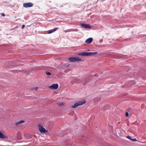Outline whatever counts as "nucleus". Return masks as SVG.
<instances>
[{"label":"nucleus","instance_id":"obj_14","mask_svg":"<svg viewBox=\"0 0 146 146\" xmlns=\"http://www.w3.org/2000/svg\"><path fill=\"white\" fill-rule=\"evenodd\" d=\"M46 74L48 76H50L51 75V73L49 72H46Z\"/></svg>","mask_w":146,"mask_h":146},{"label":"nucleus","instance_id":"obj_16","mask_svg":"<svg viewBox=\"0 0 146 146\" xmlns=\"http://www.w3.org/2000/svg\"><path fill=\"white\" fill-rule=\"evenodd\" d=\"M127 137L128 138V139H129L130 140H131L132 138H131V137L129 136H127Z\"/></svg>","mask_w":146,"mask_h":146},{"label":"nucleus","instance_id":"obj_18","mask_svg":"<svg viewBox=\"0 0 146 146\" xmlns=\"http://www.w3.org/2000/svg\"><path fill=\"white\" fill-rule=\"evenodd\" d=\"M38 89V87H36L35 88H34V90H35V91H36Z\"/></svg>","mask_w":146,"mask_h":146},{"label":"nucleus","instance_id":"obj_20","mask_svg":"<svg viewBox=\"0 0 146 146\" xmlns=\"http://www.w3.org/2000/svg\"><path fill=\"white\" fill-rule=\"evenodd\" d=\"M1 15L3 17H4L5 16V15L4 13H1Z\"/></svg>","mask_w":146,"mask_h":146},{"label":"nucleus","instance_id":"obj_1","mask_svg":"<svg viewBox=\"0 0 146 146\" xmlns=\"http://www.w3.org/2000/svg\"><path fill=\"white\" fill-rule=\"evenodd\" d=\"M97 52H84L82 53H78V54L79 55L83 56H90L96 54H97Z\"/></svg>","mask_w":146,"mask_h":146},{"label":"nucleus","instance_id":"obj_4","mask_svg":"<svg viewBox=\"0 0 146 146\" xmlns=\"http://www.w3.org/2000/svg\"><path fill=\"white\" fill-rule=\"evenodd\" d=\"M33 4L31 3H26L23 4V6L25 8L31 7L33 6Z\"/></svg>","mask_w":146,"mask_h":146},{"label":"nucleus","instance_id":"obj_11","mask_svg":"<svg viewBox=\"0 0 146 146\" xmlns=\"http://www.w3.org/2000/svg\"><path fill=\"white\" fill-rule=\"evenodd\" d=\"M58 29V28H56L54 29V30H49L48 32V34H50L52 33L53 32L57 30Z\"/></svg>","mask_w":146,"mask_h":146},{"label":"nucleus","instance_id":"obj_8","mask_svg":"<svg viewBox=\"0 0 146 146\" xmlns=\"http://www.w3.org/2000/svg\"><path fill=\"white\" fill-rule=\"evenodd\" d=\"M25 122V121L23 120H20L19 121H18L17 122L15 123V125H18L22 123H23Z\"/></svg>","mask_w":146,"mask_h":146},{"label":"nucleus","instance_id":"obj_9","mask_svg":"<svg viewBox=\"0 0 146 146\" xmlns=\"http://www.w3.org/2000/svg\"><path fill=\"white\" fill-rule=\"evenodd\" d=\"M0 138L2 139L6 138L7 137L1 132H0Z\"/></svg>","mask_w":146,"mask_h":146},{"label":"nucleus","instance_id":"obj_17","mask_svg":"<svg viewBox=\"0 0 146 146\" xmlns=\"http://www.w3.org/2000/svg\"><path fill=\"white\" fill-rule=\"evenodd\" d=\"M129 113L128 112H126V117H127L129 116Z\"/></svg>","mask_w":146,"mask_h":146},{"label":"nucleus","instance_id":"obj_7","mask_svg":"<svg viewBox=\"0 0 146 146\" xmlns=\"http://www.w3.org/2000/svg\"><path fill=\"white\" fill-rule=\"evenodd\" d=\"M81 26L84 28H89L90 27V25H89L83 24L81 25Z\"/></svg>","mask_w":146,"mask_h":146},{"label":"nucleus","instance_id":"obj_13","mask_svg":"<svg viewBox=\"0 0 146 146\" xmlns=\"http://www.w3.org/2000/svg\"><path fill=\"white\" fill-rule=\"evenodd\" d=\"M57 104L60 106H62L64 105V103L63 102H61L60 103H58Z\"/></svg>","mask_w":146,"mask_h":146},{"label":"nucleus","instance_id":"obj_21","mask_svg":"<svg viewBox=\"0 0 146 146\" xmlns=\"http://www.w3.org/2000/svg\"><path fill=\"white\" fill-rule=\"evenodd\" d=\"M34 90V88H32L30 89V90Z\"/></svg>","mask_w":146,"mask_h":146},{"label":"nucleus","instance_id":"obj_2","mask_svg":"<svg viewBox=\"0 0 146 146\" xmlns=\"http://www.w3.org/2000/svg\"><path fill=\"white\" fill-rule=\"evenodd\" d=\"M86 101L85 100L79 101L75 103L74 105L72 106L71 107L72 108H75L78 106L82 105L86 103Z\"/></svg>","mask_w":146,"mask_h":146},{"label":"nucleus","instance_id":"obj_3","mask_svg":"<svg viewBox=\"0 0 146 146\" xmlns=\"http://www.w3.org/2000/svg\"><path fill=\"white\" fill-rule=\"evenodd\" d=\"M38 129L41 133H44L45 132H47L48 131L45 129L43 126L41 124H38Z\"/></svg>","mask_w":146,"mask_h":146},{"label":"nucleus","instance_id":"obj_10","mask_svg":"<svg viewBox=\"0 0 146 146\" xmlns=\"http://www.w3.org/2000/svg\"><path fill=\"white\" fill-rule=\"evenodd\" d=\"M74 62H79L81 60V58H79L78 57H74Z\"/></svg>","mask_w":146,"mask_h":146},{"label":"nucleus","instance_id":"obj_19","mask_svg":"<svg viewBox=\"0 0 146 146\" xmlns=\"http://www.w3.org/2000/svg\"><path fill=\"white\" fill-rule=\"evenodd\" d=\"M103 41V40L102 39H100V40L99 41V42H100V43H102V42Z\"/></svg>","mask_w":146,"mask_h":146},{"label":"nucleus","instance_id":"obj_12","mask_svg":"<svg viewBox=\"0 0 146 146\" xmlns=\"http://www.w3.org/2000/svg\"><path fill=\"white\" fill-rule=\"evenodd\" d=\"M68 60L70 62H75L74 57L70 58L68 59Z\"/></svg>","mask_w":146,"mask_h":146},{"label":"nucleus","instance_id":"obj_22","mask_svg":"<svg viewBox=\"0 0 146 146\" xmlns=\"http://www.w3.org/2000/svg\"><path fill=\"white\" fill-rule=\"evenodd\" d=\"M25 26L24 25H22V27H21L22 29H23L25 27Z\"/></svg>","mask_w":146,"mask_h":146},{"label":"nucleus","instance_id":"obj_15","mask_svg":"<svg viewBox=\"0 0 146 146\" xmlns=\"http://www.w3.org/2000/svg\"><path fill=\"white\" fill-rule=\"evenodd\" d=\"M131 140L133 141H137V140L136 138L132 139Z\"/></svg>","mask_w":146,"mask_h":146},{"label":"nucleus","instance_id":"obj_23","mask_svg":"<svg viewBox=\"0 0 146 146\" xmlns=\"http://www.w3.org/2000/svg\"><path fill=\"white\" fill-rule=\"evenodd\" d=\"M134 82H133V85H134Z\"/></svg>","mask_w":146,"mask_h":146},{"label":"nucleus","instance_id":"obj_5","mask_svg":"<svg viewBox=\"0 0 146 146\" xmlns=\"http://www.w3.org/2000/svg\"><path fill=\"white\" fill-rule=\"evenodd\" d=\"M48 87L51 89H56L58 87V85L57 84H53Z\"/></svg>","mask_w":146,"mask_h":146},{"label":"nucleus","instance_id":"obj_6","mask_svg":"<svg viewBox=\"0 0 146 146\" xmlns=\"http://www.w3.org/2000/svg\"><path fill=\"white\" fill-rule=\"evenodd\" d=\"M93 40V38H90L87 39L85 42L87 43L90 44V43Z\"/></svg>","mask_w":146,"mask_h":146}]
</instances>
